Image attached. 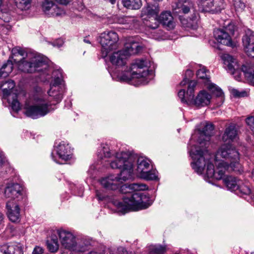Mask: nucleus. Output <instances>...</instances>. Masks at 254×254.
Here are the masks:
<instances>
[{
    "instance_id": "nucleus-62",
    "label": "nucleus",
    "mask_w": 254,
    "mask_h": 254,
    "mask_svg": "<svg viewBox=\"0 0 254 254\" xmlns=\"http://www.w3.org/2000/svg\"><path fill=\"white\" fill-rule=\"evenodd\" d=\"M2 3H3V1H2V0H0V7H1V6L2 5Z\"/></svg>"
},
{
    "instance_id": "nucleus-57",
    "label": "nucleus",
    "mask_w": 254,
    "mask_h": 254,
    "mask_svg": "<svg viewBox=\"0 0 254 254\" xmlns=\"http://www.w3.org/2000/svg\"><path fill=\"white\" fill-rule=\"evenodd\" d=\"M4 162V158L3 157L0 155V166Z\"/></svg>"
},
{
    "instance_id": "nucleus-56",
    "label": "nucleus",
    "mask_w": 254,
    "mask_h": 254,
    "mask_svg": "<svg viewBox=\"0 0 254 254\" xmlns=\"http://www.w3.org/2000/svg\"><path fill=\"white\" fill-rule=\"evenodd\" d=\"M118 22L120 24H125L126 22L124 17H121L119 19Z\"/></svg>"
},
{
    "instance_id": "nucleus-28",
    "label": "nucleus",
    "mask_w": 254,
    "mask_h": 254,
    "mask_svg": "<svg viewBox=\"0 0 254 254\" xmlns=\"http://www.w3.org/2000/svg\"><path fill=\"white\" fill-rule=\"evenodd\" d=\"M223 181L227 188L232 191L237 190L239 183H242L241 180L232 176H227L224 178Z\"/></svg>"
},
{
    "instance_id": "nucleus-13",
    "label": "nucleus",
    "mask_w": 254,
    "mask_h": 254,
    "mask_svg": "<svg viewBox=\"0 0 254 254\" xmlns=\"http://www.w3.org/2000/svg\"><path fill=\"white\" fill-rule=\"evenodd\" d=\"M198 5L204 12L212 14L219 12L224 9V0H198Z\"/></svg>"
},
{
    "instance_id": "nucleus-36",
    "label": "nucleus",
    "mask_w": 254,
    "mask_h": 254,
    "mask_svg": "<svg viewBox=\"0 0 254 254\" xmlns=\"http://www.w3.org/2000/svg\"><path fill=\"white\" fill-rule=\"evenodd\" d=\"M16 5L21 10H26L31 6V0H15Z\"/></svg>"
},
{
    "instance_id": "nucleus-39",
    "label": "nucleus",
    "mask_w": 254,
    "mask_h": 254,
    "mask_svg": "<svg viewBox=\"0 0 254 254\" xmlns=\"http://www.w3.org/2000/svg\"><path fill=\"white\" fill-rule=\"evenodd\" d=\"M208 71L205 67H203L197 70L196 76L198 78L204 79L206 81H209L210 77L207 74Z\"/></svg>"
},
{
    "instance_id": "nucleus-45",
    "label": "nucleus",
    "mask_w": 254,
    "mask_h": 254,
    "mask_svg": "<svg viewBox=\"0 0 254 254\" xmlns=\"http://www.w3.org/2000/svg\"><path fill=\"white\" fill-rule=\"evenodd\" d=\"M246 122L254 133V116H250L246 118Z\"/></svg>"
},
{
    "instance_id": "nucleus-52",
    "label": "nucleus",
    "mask_w": 254,
    "mask_h": 254,
    "mask_svg": "<svg viewBox=\"0 0 254 254\" xmlns=\"http://www.w3.org/2000/svg\"><path fill=\"white\" fill-rule=\"evenodd\" d=\"M236 7L237 8H240L241 10H243L245 7V5L244 3L240 2L239 3L236 4Z\"/></svg>"
},
{
    "instance_id": "nucleus-29",
    "label": "nucleus",
    "mask_w": 254,
    "mask_h": 254,
    "mask_svg": "<svg viewBox=\"0 0 254 254\" xmlns=\"http://www.w3.org/2000/svg\"><path fill=\"white\" fill-rule=\"evenodd\" d=\"M207 88L214 95L219 98L220 103L218 106H220L224 101V93L222 90L213 83L209 84Z\"/></svg>"
},
{
    "instance_id": "nucleus-58",
    "label": "nucleus",
    "mask_w": 254,
    "mask_h": 254,
    "mask_svg": "<svg viewBox=\"0 0 254 254\" xmlns=\"http://www.w3.org/2000/svg\"><path fill=\"white\" fill-rule=\"evenodd\" d=\"M87 254H100L95 251H92L89 252Z\"/></svg>"
},
{
    "instance_id": "nucleus-51",
    "label": "nucleus",
    "mask_w": 254,
    "mask_h": 254,
    "mask_svg": "<svg viewBox=\"0 0 254 254\" xmlns=\"http://www.w3.org/2000/svg\"><path fill=\"white\" fill-rule=\"evenodd\" d=\"M193 72L190 69H187L186 71L184 77L187 78L188 79L190 80L193 76Z\"/></svg>"
},
{
    "instance_id": "nucleus-10",
    "label": "nucleus",
    "mask_w": 254,
    "mask_h": 254,
    "mask_svg": "<svg viewBox=\"0 0 254 254\" xmlns=\"http://www.w3.org/2000/svg\"><path fill=\"white\" fill-rule=\"evenodd\" d=\"M136 171L140 177L146 180H155L157 179L156 170L152 169L150 161L143 157L137 159Z\"/></svg>"
},
{
    "instance_id": "nucleus-9",
    "label": "nucleus",
    "mask_w": 254,
    "mask_h": 254,
    "mask_svg": "<svg viewBox=\"0 0 254 254\" xmlns=\"http://www.w3.org/2000/svg\"><path fill=\"white\" fill-rule=\"evenodd\" d=\"M62 246L65 249L77 252H82L85 249L81 245H77L75 237L67 231L61 229L57 232Z\"/></svg>"
},
{
    "instance_id": "nucleus-15",
    "label": "nucleus",
    "mask_w": 254,
    "mask_h": 254,
    "mask_svg": "<svg viewBox=\"0 0 254 254\" xmlns=\"http://www.w3.org/2000/svg\"><path fill=\"white\" fill-rule=\"evenodd\" d=\"M23 188L19 184L12 183L7 185L4 190V195L7 198L19 201L23 198Z\"/></svg>"
},
{
    "instance_id": "nucleus-14",
    "label": "nucleus",
    "mask_w": 254,
    "mask_h": 254,
    "mask_svg": "<svg viewBox=\"0 0 254 254\" xmlns=\"http://www.w3.org/2000/svg\"><path fill=\"white\" fill-rule=\"evenodd\" d=\"M159 12V8L158 4H149L142 9L141 13V17L143 20H147V18H153L152 20L155 21L154 25L146 24L152 29H156L158 26V23L156 22L157 18V14Z\"/></svg>"
},
{
    "instance_id": "nucleus-41",
    "label": "nucleus",
    "mask_w": 254,
    "mask_h": 254,
    "mask_svg": "<svg viewBox=\"0 0 254 254\" xmlns=\"http://www.w3.org/2000/svg\"><path fill=\"white\" fill-rule=\"evenodd\" d=\"M91 244L92 241L91 240L86 239L81 240L80 242H77V245H81L85 249L84 252L90 249ZM82 252H83V251Z\"/></svg>"
},
{
    "instance_id": "nucleus-11",
    "label": "nucleus",
    "mask_w": 254,
    "mask_h": 254,
    "mask_svg": "<svg viewBox=\"0 0 254 254\" xmlns=\"http://www.w3.org/2000/svg\"><path fill=\"white\" fill-rule=\"evenodd\" d=\"M119 40L117 33L112 31H106L101 34L100 43L102 46L103 54L107 56L108 53L116 47Z\"/></svg>"
},
{
    "instance_id": "nucleus-19",
    "label": "nucleus",
    "mask_w": 254,
    "mask_h": 254,
    "mask_svg": "<svg viewBox=\"0 0 254 254\" xmlns=\"http://www.w3.org/2000/svg\"><path fill=\"white\" fill-rule=\"evenodd\" d=\"M100 183L104 188L112 190L118 189L121 184L118 177L115 175H110L102 178Z\"/></svg>"
},
{
    "instance_id": "nucleus-46",
    "label": "nucleus",
    "mask_w": 254,
    "mask_h": 254,
    "mask_svg": "<svg viewBox=\"0 0 254 254\" xmlns=\"http://www.w3.org/2000/svg\"><path fill=\"white\" fill-rule=\"evenodd\" d=\"M178 96L180 98L181 101L183 103H187V95L186 96V92L184 89L180 90L178 92Z\"/></svg>"
},
{
    "instance_id": "nucleus-16",
    "label": "nucleus",
    "mask_w": 254,
    "mask_h": 254,
    "mask_svg": "<svg viewBox=\"0 0 254 254\" xmlns=\"http://www.w3.org/2000/svg\"><path fill=\"white\" fill-rule=\"evenodd\" d=\"M6 214L10 221L16 222L20 221V209L19 204L13 200H10L6 204Z\"/></svg>"
},
{
    "instance_id": "nucleus-43",
    "label": "nucleus",
    "mask_w": 254,
    "mask_h": 254,
    "mask_svg": "<svg viewBox=\"0 0 254 254\" xmlns=\"http://www.w3.org/2000/svg\"><path fill=\"white\" fill-rule=\"evenodd\" d=\"M13 54L14 56H17V55H20L23 58L26 55H28L25 50L20 47H16L12 50Z\"/></svg>"
},
{
    "instance_id": "nucleus-42",
    "label": "nucleus",
    "mask_w": 254,
    "mask_h": 254,
    "mask_svg": "<svg viewBox=\"0 0 254 254\" xmlns=\"http://www.w3.org/2000/svg\"><path fill=\"white\" fill-rule=\"evenodd\" d=\"M8 21L5 22L4 23H0V29L4 34H7L11 29V26L7 23Z\"/></svg>"
},
{
    "instance_id": "nucleus-1",
    "label": "nucleus",
    "mask_w": 254,
    "mask_h": 254,
    "mask_svg": "<svg viewBox=\"0 0 254 254\" xmlns=\"http://www.w3.org/2000/svg\"><path fill=\"white\" fill-rule=\"evenodd\" d=\"M193 160L192 169L198 174H201L207 165L206 175L208 178L221 180L226 171L229 169L235 172H241L242 169L238 151L230 143L222 144L217 150L215 157L216 168L212 163L214 155L205 149L194 147L190 151Z\"/></svg>"
},
{
    "instance_id": "nucleus-37",
    "label": "nucleus",
    "mask_w": 254,
    "mask_h": 254,
    "mask_svg": "<svg viewBox=\"0 0 254 254\" xmlns=\"http://www.w3.org/2000/svg\"><path fill=\"white\" fill-rule=\"evenodd\" d=\"M237 190L245 195H249L251 193V190L248 183H244L242 181L241 183H239Z\"/></svg>"
},
{
    "instance_id": "nucleus-2",
    "label": "nucleus",
    "mask_w": 254,
    "mask_h": 254,
    "mask_svg": "<svg viewBox=\"0 0 254 254\" xmlns=\"http://www.w3.org/2000/svg\"><path fill=\"white\" fill-rule=\"evenodd\" d=\"M148 190V187L143 183L126 184L122 187V190L128 193L123 197V202H115L119 211L125 214L129 210L137 211L146 209L151 205L149 197L140 192Z\"/></svg>"
},
{
    "instance_id": "nucleus-55",
    "label": "nucleus",
    "mask_w": 254,
    "mask_h": 254,
    "mask_svg": "<svg viewBox=\"0 0 254 254\" xmlns=\"http://www.w3.org/2000/svg\"><path fill=\"white\" fill-rule=\"evenodd\" d=\"M3 215L2 213L0 212V229H1L3 226Z\"/></svg>"
},
{
    "instance_id": "nucleus-54",
    "label": "nucleus",
    "mask_w": 254,
    "mask_h": 254,
    "mask_svg": "<svg viewBox=\"0 0 254 254\" xmlns=\"http://www.w3.org/2000/svg\"><path fill=\"white\" fill-rule=\"evenodd\" d=\"M190 81V80L188 79L186 77H184V79L183 80L181 81V82L180 83V85L182 86H185L187 83H188V82L189 83Z\"/></svg>"
},
{
    "instance_id": "nucleus-47",
    "label": "nucleus",
    "mask_w": 254,
    "mask_h": 254,
    "mask_svg": "<svg viewBox=\"0 0 254 254\" xmlns=\"http://www.w3.org/2000/svg\"><path fill=\"white\" fill-rule=\"evenodd\" d=\"M232 93L235 97H245L247 95V92L246 91L239 92L237 89H233Z\"/></svg>"
},
{
    "instance_id": "nucleus-49",
    "label": "nucleus",
    "mask_w": 254,
    "mask_h": 254,
    "mask_svg": "<svg viewBox=\"0 0 254 254\" xmlns=\"http://www.w3.org/2000/svg\"><path fill=\"white\" fill-rule=\"evenodd\" d=\"M32 253L33 254H43L44 253V250L40 247L36 246Z\"/></svg>"
},
{
    "instance_id": "nucleus-38",
    "label": "nucleus",
    "mask_w": 254,
    "mask_h": 254,
    "mask_svg": "<svg viewBox=\"0 0 254 254\" xmlns=\"http://www.w3.org/2000/svg\"><path fill=\"white\" fill-rule=\"evenodd\" d=\"M166 248L160 245L151 246L149 248V253L152 254H164Z\"/></svg>"
},
{
    "instance_id": "nucleus-35",
    "label": "nucleus",
    "mask_w": 254,
    "mask_h": 254,
    "mask_svg": "<svg viewBox=\"0 0 254 254\" xmlns=\"http://www.w3.org/2000/svg\"><path fill=\"white\" fill-rule=\"evenodd\" d=\"M196 85V82L195 81L190 80L189 82L187 91V99L189 101L192 100L194 99V91Z\"/></svg>"
},
{
    "instance_id": "nucleus-26",
    "label": "nucleus",
    "mask_w": 254,
    "mask_h": 254,
    "mask_svg": "<svg viewBox=\"0 0 254 254\" xmlns=\"http://www.w3.org/2000/svg\"><path fill=\"white\" fill-rule=\"evenodd\" d=\"M160 21L163 25L167 26L169 29L173 28L174 22L173 17L169 11H164L161 13L159 17H157L156 22Z\"/></svg>"
},
{
    "instance_id": "nucleus-61",
    "label": "nucleus",
    "mask_w": 254,
    "mask_h": 254,
    "mask_svg": "<svg viewBox=\"0 0 254 254\" xmlns=\"http://www.w3.org/2000/svg\"><path fill=\"white\" fill-rule=\"evenodd\" d=\"M84 41L85 42V43H90V41L88 40H86V39H84Z\"/></svg>"
},
{
    "instance_id": "nucleus-48",
    "label": "nucleus",
    "mask_w": 254,
    "mask_h": 254,
    "mask_svg": "<svg viewBox=\"0 0 254 254\" xmlns=\"http://www.w3.org/2000/svg\"><path fill=\"white\" fill-rule=\"evenodd\" d=\"M96 195L98 199L100 201H102L104 200L106 197V195L102 194V193L99 190L96 191Z\"/></svg>"
},
{
    "instance_id": "nucleus-63",
    "label": "nucleus",
    "mask_w": 254,
    "mask_h": 254,
    "mask_svg": "<svg viewBox=\"0 0 254 254\" xmlns=\"http://www.w3.org/2000/svg\"><path fill=\"white\" fill-rule=\"evenodd\" d=\"M14 61L15 62H16V59H14Z\"/></svg>"
},
{
    "instance_id": "nucleus-7",
    "label": "nucleus",
    "mask_w": 254,
    "mask_h": 254,
    "mask_svg": "<svg viewBox=\"0 0 254 254\" xmlns=\"http://www.w3.org/2000/svg\"><path fill=\"white\" fill-rule=\"evenodd\" d=\"M222 59L225 68L231 73L234 74L240 71L244 72V75L251 84L254 85V70L245 65L241 66L236 59L229 54H224Z\"/></svg>"
},
{
    "instance_id": "nucleus-8",
    "label": "nucleus",
    "mask_w": 254,
    "mask_h": 254,
    "mask_svg": "<svg viewBox=\"0 0 254 254\" xmlns=\"http://www.w3.org/2000/svg\"><path fill=\"white\" fill-rule=\"evenodd\" d=\"M14 86L15 83L13 80H7L2 82L0 89L2 91L3 98L7 100L12 110L17 112L20 109V104L17 100V94L12 91Z\"/></svg>"
},
{
    "instance_id": "nucleus-22",
    "label": "nucleus",
    "mask_w": 254,
    "mask_h": 254,
    "mask_svg": "<svg viewBox=\"0 0 254 254\" xmlns=\"http://www.w3.org/2000/svg\"><path fill=\"white\" fill-rule=\"evenodd\" d=\"M237 136L238 130L236 128V126L234 124H231L226 128L222 139L224 142L230 143L236 139Z\"/></svg>"
},
{
    "instance_id": "nucleus-30",
    "label": "nucleus",
    "mask_w": 254,
    "mask_h": 254,
    "mask_svg": "<svg viewBox=\"0 0 254 254\" xmlns=\"http://www.w3.org/2000/svg\"><path fill=\"white\" fill-rule=\"evenodd\" d=\"M123 5L130 9H138L142 5L141 0H122Z\"/></svg>"
},
{
    "instance_id": "nucleus-20",
    "label": "nucleus",
    "mask_w": 254,
    "mask_h": 254,
    "mask_svg": "<svg viewBox=\"0 0 254 254\" xmlns=\"http://www.w3.org/2000/svg\"><path fill=\"white\" fill-rule=\"evenodd\" d=\"M176 13H188L190 9L193 7V3L190 0H177L173 6Z\"/></svg>"
},
{
    "instance_id": "nucleus-5",
    "label": "nucleus",
    "mask_w": 254,
    "mask_h": 254,
    "mask_svg": "<svg viewBox=\"0 0 254 254\" xmlns=\"http://www.w3.org/2000/svg\"><path fill=\"white\" fill-rule=\"evenodd\" d=\"M134 158L130 153L122 151L116 154V160L110 163L112 169H122L118 177L121 184L132 177Z\"/></svg>"
},
{
    "instance_id": "nucleus-32",
    "label": "nucleus",
    "mask_w": 254,
    "mask_h": 254,
    "mask_svg": "<svg viewBox=\"0 0 254 254\" xmlns=\"http://www.w3.org/2000/svg\"><path fill=\"white\" fill-rule=\"evenodd\" d=\"M46 245L47 248L51 252H56L59 246L57 237L55 236L48 239L46 241Z\"/></svg>"
},
{
    "instance_id": "nucleus-33",
    "label": "nucleus",
    "mask_w": 254,
    "mask_h": 254,
    "mask_svg": "<svg viewBox=\"0 0 254 254\" xmlns=\"http://www.w3.org/2000/svg\"><path fill=\"white\" fill-rule=\"evenodd\" d=\"M12 68L13 65L11 61H7L6 63L3 64L0 68V78L7 77L12 71Z\"/></svg>"
},
{
    "instance_id": "nucleus-50",
    "label": "nucleus",
    "mask_w": 254,
    "mask_h": 254,
    "mask_svg": "<svg viewBox=\"0 0 254 254\" xmlns=\"http://www.w3.org/2000/svg\"><path fill=\"white\" fill-rule=\"evenodd\" d=\"M64 42L61 39H57L56 41L54 42L53 43V45L54 47H57L58 48L61 47L64 44Z\"/></svg>"
},
{
    "instance_id": "nucleus-17",
    "label": "nucleus",
    "mask_w": 254,
    "mask_h": 254,
    "mask_svg": "<svg viewBox=\"0 0 254 254\" xmlns=\"http://www.w3.org/2000/svg\"><path fill=\"white\" fill-rule=\"evenodd\" d=\"M57 153L59 158L64 161L70 159L72 157V152L68 143L62 141L58 144L56 148Z\"/></svg>"
},
{
    "instance_id": "nucleus-25",
    "label": "nucleus",
    "mask_w": 254,
    "mask_h": 254,
    "mask_svg": "<svg viewBox=\"0 0 254 254\" xmlns=\"http://www.w3.org/2000/svg\"><path fill=\"white\" fill-rule=\"evenodd\" d=\"M0 252L3 254H23L22 247L16 244L3 245Z\"/></svg>"
},
{
    "instance_id": "nucleus-59",
    "label": "nucleus",
    "mask_w": 254,
    "mask_h": 254,
    "mask_svg": "<svg viewBox=\"0 0 254 254\" xmlns=\"http://www.w3.org/2000/svg\"><path fill=\"white\" fill-rule=\"evenodd\" d=\"M123 254H132L131 252H128L127 250L123 251Z\"/></svg>"
},
{
    "instance_id": "nucleus-12",
    "label": "nucleus",
    "mask_w": 254,
    "mask_h": 254,
    "mask_svg": "<svg viewBox=\"0 0 254 254\" xmlns=\"http://www.w3.org/2000/svg\"><path fill=\"white\" fill-rule=\"evenodd\" d=\"M235 26L229 23L226 27L222 29H214L213 35L214 38L218 42L228 46H232V41L231 35H233L235 31Z\"/></svg>"
},
{
    "instance_id": "nucleus-60",
    "label": "nucleus",
    "mask_w": 254,
    "mask_h": 254,
    "mask_svg": "<svg viewBox=\"0 0 254 254\" xmlns=\"http://www.w3.org/2000/svg\"><path fill=\"white\" fill-rule=\"evenodd\" d=\"M252 175L253 178L254 179V168L252 170Z\"/></svg>"
},
{
    "instance_id": "nucleus-4",
    "label": "nucleus",
    "mask_w": 254,
    "mask_h": 254,
    "mask_svg": "<svg viewBox=\"0 0 254 254\" xmlns=\"http://www.w3.org/2000/svg\"><path fill=\"white\" fill-rule=\"evenodd\" d=\"M147 67V60H137L131 64V71L122 73L118 77V80L130 84H134L135 82V85L147 84L149 81L147 77L152 72L151 70H148Z\"/></svg>"
},
{
    "instance_id": "nucleus-21",
    "label": "nucleus",
    "mask_w": 254,
    "mask_h": 254,
    "mask_svg": "<svg viewBox=\"0 0 254 254\" xmlns=\"http://www.w3.org/2000/svg\"><path fill=\"white\" fill-rule=\"evenodd\" d=\"M211 95L205 90L199 92L194 100V105L198 107L207 106L210 103Z\"/></svg>"
},
{
    "instance_id": "nucleus-18",
    "label": "nucleus",
    "mask_w": 254,
    "mask_h": 254,
    "mask_svg": "<svg viewBox=\"0 0 254 254\" xmlns=\"http://www.w3.org/2000/svg\"><path fill=\"white\" fill-rule=\"evenodd\" d=\"M214 130L213 125L211 123H206L201 131L200 137L199 139L200 147L205 146L209 144L210 137L212 135Z\"/></svg>"
},
{
    "instance_id": "nucleus-3",
    "label": "nucleus",
    "mask_w": 254,
    "mask_h": 254,
    "mask_svg": "<svg viewBox=\"0 0 254 254\" xmlns=\"http://www.w3.org/2000/svg\"><path fill=\"white\" fill-rule=\"evenodd\" d=\"M53 75L54 79L48 93L49 96L54 99V102H52L50 99L46 100L43 96L35 97V103L25 108L24 113L27 117L33 119L43 117L50 111V106L59 103L62 100V93L57 91L59 88V85L61 84L63 80L62 70H55L53 72Z\"/></svg>"
},
{
    "instance_id": "nucleus-44",
    "label": "nucleus",
    "mask_w": 254,
    "mask_h": 254,
    "mask_svg": "<svg viewBox=\"0 0 254 254\" xmlns=\"http://www.w3.org/2000/svg\"><path fill=\"white\" fill-rule=\"evenodd\" d=\"M245 51L247 55L252 58H254V45L253 44L245 48Z\"/></svg>"
},
{
    "instance_id": "nucleus-31",
    "label": "nucleus",
    "mask_w": 254,
    "mask_h": 254,
    "mask_svg": "<svg viewBox=\"0 0 254 254\" xmlns=\"http://www.w3.org/2000/svg\"><path fill=\"white\" fill-rule=\"evenodd\" d=\"M254 41V32L248 29L246 30L245 34L242 38V42L244 48L253 45L252 42Z\"/></svg>"
},
{
    "instance_id": "nucleus-27",
    "label": "nucleus",
    "mask_w": 254,
    "mask_h": 254,
    "mask_svg": "<svg viewBox=\"0 0 254 254\" xmlns=\"http://www.w3.org/2000/svg\"><path fill=\"white\" fill-rule=\"evenodd\" d=\"M119 153L111 149L108 144L103 143L101 145V149L99 150L97 155L98 157L101 159H103V158H110L115 155L114 160H116V154Z\"/></svg>"
},
{
    "instance_id": "nucleus-23",
    "label": "nucleus",
    "mask_w": 254,
    "mask_h": 254,
    "mask_svg": "<svg viewBox=\"0 0 254 254\" xmlns=\"http://www.w3.org/2000/svg\"><path fill=\"white\" fill-rule=\"evenodd\" d=\"M143 47L141 44L134 40H130L126 44L125 49L123 51L126 52V54L128 57L130 55L140 53Z\"/></svg>"
},
{
    "instance_id": "nucleus-34",
    "label": "nucleus",
    "mask_w": 254,
    "mask_h": 254,
    "mask_svg": "<svg viewBox=\"0 0 254 254\" xmlns=\"http://www.w3.org/2000/svg\"><path fill=\"white\" fill-rule=\"evenodd\" d=\"M55 5L52 0H44L42 4V9L45 14L50 16L51 12L54 10Z\"/></svg>"
},
{
    "instance_id": "nucleus-53",
    "label": "nucleus",
    "mask_w": 254,
    "mask_h": 254,
    "mask_svg": "<svg viewBox=\"0 0 254 254\" xmlns=\"http://www.w3.org/2000/svg\"><path fill=\"white\" fill-rule=\"evenodd\" d=\"M57 2L64 5H66L69 3L70 0H55Z\"/></svg>"
},
{
    "instance_id": "nucleus-24",
    "label": "nucleus",
    "mask_w": 254,
    "mask_h": 254,
    "mask_svg": "<svg viewBox=\"0 0 254 254\" xmlns=\"http://www.w3.org/2000/svg\"><path fill=\"white\" fill-rule=\"evenodd\" d=\"M127 58V57L126 54V52L121 50L114 52L110 57V61L113 64L118 66H122L125 64Z\"/></svg>"
},
{
    "instance_id": "nucleus-64",
    "label": "nucleus",
    "mask_w": 254,
    "mask_h": 254,
    "mask_svg": "<svg viewBox=\"0 0 254 254\" xmlns=\"http://www.w3.org/2000/svg\"><path fill=\"white\" fill-rule=\"evenodd\" d=\"M251 254H254V253H252Z\"/></svg>"
},
{
    "instance_id": "nucleus-6",
    "label": "nucleus",
    "mask_w": 254,
    "mask_h": 254,
    "mask_svg": "<svg viewBox=\"0 0 254 254\" xmlns=\"http://www.w3.org/2000/svg\"><path fill=\"white\" fill-rule=\"evenodd\" d=\"M17 63L19 69L27 73L40 72L48 67L43 58L39 56L27 55V57L22 58Z\"/></svg>"
},
{
    "instance_id": "nucleus-40",
    "label": "nucleus",
    "mask_w": 254,
    "mask_h": 254,
    "mask_svg": "<svg viewBox=\"0 0 254 254\" xmlns=\"http://www.w3.org/2000/svg\"><path fill=\"white\" fill-rule=\"evenodd\" d=\"M54 8V10L51 12L50 16H59L65 14L64 11L57 5L55 4Z\"/></svg>"
}]
</instances>
